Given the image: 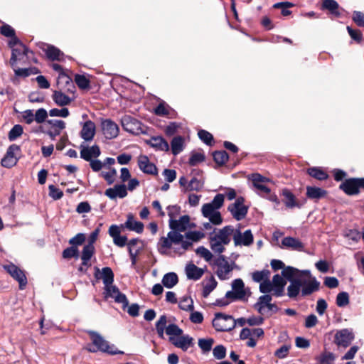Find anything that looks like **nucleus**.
I'll use <instances>...</instances> for the list:
<instances>
[{
    "label": "nucleus",
    "mask_w": 364,
    "mask_h": 364,
    "mask_svg": "<svg viewBox=\"0 0 364 364\" xmlns=\"http://www.w3.org/2000/svg\"><path fill=\"white\" fill-rule=\"evenodd\" d=\"M271 266L274 271L282 269V277L290 283L287 289V294L290 299H296L299 295L307 296L319 290L321 283L311 274L310 270L285 267L284 263L279 259H272Z\"/></svg>",
    "instance_id": "1"
},
{
    "label": "nucleus",
    "mask_w": 364,
    "mask_h": 364,
    "mask_svg": "<svg viewBox=\"0 0 364 364\" xmlns=\"http://www.w3.org/2000/svg\"><path fill=\"white\" fill-rule=\"evenodd\" d=\"M167 317L166 315H161L156 323V330L158 336L160 338H164V331L168 336V341L176 347L182 348V329L176 324H169L166 326Z\"/></svg>",
    "instance_id": "2"
},
{
    "label": "nucleus",
    "mask_w": 364,
    "mask_h": 364,
    "mask_svg": "<svg viewBox=\"0 0 364 364\" xmlns=\"http://www.w3.org/2000/svg\"><path fill=\"white\" fill-rule=\"evenodd\" d=\"M215 228L210 232L209 242L211 250L215 253L220 254L225 250L224 246L230 242V236L233 233V228L227 225L215 232Z\"/></svg>",
    "instance_id": "3"
},
{
    "label": "nucleus",
    "mask_w": 364,
    "mask_h": 364,
    "mask_svg": "<svg viewBox=\"0 0 364 364\" xmlns=\"http://www.w3.org/2000/svg\"><path fill=\"white\" fill-rule=\"evenodd\" d=\"M88 335L92 341V344H88L87 350L89 352L95 353L98 350L107 353L111 355H116L118 353L123 354L122 351L113 350V347L110 346L107 341L98 333L92 331H88Z\"/></svg>",
    "instance_id": "4"
},
{
    "label": "nucleus",
    "mask_w": 364,
    "mask_h": 364,
    "mask_svg": "<svg viewBox=\"0 0 364 364\" xmlns=\"http://www.w3.org/2000/svg\"><path fill=\"white\" fill-rule=\"evenodd\" d=\"M212 323L217 331H230L235 327L234 318L223 313H216Z\"/></svg>",
    "instance_id": "5"
},
{
    "label": "nucleus",
    "mask_w": 364,
    "mask_h": 364,
    "mask_svg": "<svg viewBox=\"0 0 364 364\" xmlns=\"http://www.w3.org/2000/svg\"><path fill=\"white\" fill-rule=\"evenodd\" d=\"M121 122L123 129L127 132L135 135L146 133V127L134 117L126 115L122 117Z\"/></svg>",
    "instance_id": "6"
},
{
    "label": "nucleus",
    "mask_w": 364,
    "mask_h": 364,
    "mask_svg": "<svg viewBox=\"0 0 364 364\" xmlns=\"http://www.w3.org/2000/svg\"><path fill=\"white\" fill-rule=\"evenodd\" d=\"M211 264L217 267L215 273L220 280H226L229 279V274L233 270V267L228 261L226 260L224 256H218L213 260Z\"/></svg>",
    "instance_id": "7"
},
{
    "label": "nucleus",
    "mask_w": 364,
    "mask_h": 364,
    "mask_svg": "<svg viewBox=\"0 0 364 364\" xmlns=\"http://www.w3.org/2000/svg\"><path fill=\"white\" fill-rule=\"evenodd\" d=\"M232 290L226 292V297L230 298V301L247 299V292L245 288V284L241 279H235L232 282Z\"/></svg>",
    "instance_id": "8"
},
{
    "label": "nucleus",
    "mask_w": 364,
    "mask_h": 364,
    "mask_svg": "<svg viewBox=\"0 0 364 364\" xmlns=\"http://www.w3.org/2000/svg\"><path fill=\"white\" fill-rule=\"evenodd\" d=\"M103 294L105 299L109 297L114 298L115 302L122 304L123 309H125L129 305L126 295L122 293L115 285L109 284L108 287H105Z\"/></svg>",
    "instance_id": "9"
},
{
    "label": "nucleus",
    "mask_w": 364,
    "mask_h": 364,
    "mask_svg": "<svg viewBox=\"0 0 364 364\" xmlns=\"http://www.w3.org/2000/svg\"><path fill=\"white\" fill-rule=\"evenodd\" d=\"M3 267L14 279L18 282L19 289L21 290L26 288L28 281L23 270L21 269L18 266L13 263L4 265Z\"/></svg>",
    "instance_id": "10"
},
{
    "label": "nucleus",
    "mask_w": 364,
    "mask_h": 364,
    "mask_svg": "<svg viewBox=\"0 0 364 364\" xmlns=\"http://www.w3.org/2000/svg\"><path fill=\"white\" fill-rule=\"evenodd\" d=\"M244 198L240 196L228 208V211L230 212L232 217L237 220H242L247 214L248 207L244 205Z\"/></svg>",
    "instance_id": "11"
},
{
    "label": "nucleus",
    "mask_w": 364,
    "mask_h": 364,
    "mask_svg": "<svg viewBox=\"0 0 364 364\" xmlns=\"http://www.w3.org/2000/svg\"><path fill=\"white\" fill-rule=\"evenodd\" d=\"M250 178L251 179L252 186L255 188L257 194L262 197H267V195L270 193V188L265 185V183L269 181L267 178L262 176L259 173H252Z\"/></svg>",
    "instance_id": "12"
},
{
    "label": "nucleus",
    "mask_w": 364,
    "mask_h": 364,
    "mask_svg": "<svg viewBox=\"0 0 364 364\" xmlns=\"http://www.w3.org/2000/svg\"><path fill=\"white\" fill-rule=\"evenodd\" d=\"M225 195L222 193L217 194L211 202L205 203L201 208L203 215L206 218L218 211L224 203Z\"/></svg>",
    "instance_id": "13"
},
{
    "label": "nucleus",
    "mask_w": 364,
    "mask_h": 364,
    "mask_svg": "<svg viewBox=\"0 0 364 364\" xmlns=\"http://www.w3.org/2000/svg\"><path fill=\"white\" fill-rule=\"evenodd\" d=\"M20 151L21 148L18 145L15 144L10 145L4 157L1 161V166L6 168H11L14 166L18 161V158L16 156V153Z\"/></svg>",
    "instance_id": "14"
},
{
    "label": "nucleus",
    "mask_w": 364,
    "mask_h": 364,
    "mask_svg": "<svg viewBox=\"0 0 364 364\" xmlns=\"http://www.w3.org/2000/svg\"><path fill=\"white\" fill-rule=\"evenodd\" d=\"M232 235L236 246H250L253 243L254 237L250 230L242 232L240 230L233 228Z\"/></svg>",
    "instance_id": "15"
},
{
    "label": "nucleus",
    "mask_w": 364,
    "mask_h": 364,
    "mask_svg": "<svg viewBox=\"0 0 364 364\" xmlns=\"http://www.w3.org/2000/svg\"><path fill=\"white\" fill-rule=\"evenodd\" d=\"M38 47L45 53L48 60L51 61L63 60L64 53L57 47L45 43H39Z\"/></svg>",
    "instance_id": "16"
},
{
    "label": "nucleus",
    "mask_w": 364,
    "mask_h": 364,
    "mask_svg": "<svg viewBox=\"0 0 364 364\" xmlns=\"http://www.w3.org/2000/svg\"><path fill=\"white\" fill-rule=\"evenodd\" d=\"M353 339V333L347 328H343L336 332L334 342L338 346L346 348L351 343Z\"/></svg>",
    "instance_id": "17"
},
{
    "label": "nucleus",
    "mask_w": 364,
    "mask_h": 364,
    "mask_svg": "<svg viewBox=\"0 0 364 364\" xmlns=\"http://www.w3.org/2000/svg\"><path fill=\"white\" fill-rule=\"evenodd\" d=\"M139 169L144 173L153 176L158 175V168L156 166L151 163L149 157L146 155H140L137 160Z\"/></svg>",
    "instance_id": "18"
},
{
    "label": "nucleus",
    "mask_w": 364,
    "mask_h": 364,
    "mask_svg": "<svg viewBox=\"0 0 364 364\" xmlns=\"http://www.w3.org/2000/svg\"><path fill=\"white\" fill-rule=\"evenodd\" d=\"M360 188L359 178L346 179L340 185V189L348 196L358 194Z\"/></svg>",
    "instance_id": "19"
},
{
    "label": "nucleus",
    "mask_w": 364,
    "mask_h": 364,
    "mask_svg": "<svg viewBox=\"0 0 364 364\" xmlns=\"http://www.w3.org/2000/svg\"><path fill=\"white\" fill-rule=\"evenodd\" d=\"M109 236L113 239V242L115 245L123 247L127 245V237L121 235L120 227L117 225L113 224L109 226L108 230Z\"/></svg>",
    "instance_id": "20"
},
{
    "label": "nucleus",
    "mask_w": 364,
    "mask_h": 364,
    "mask_svg": "<svg viewBox=\"0 0 364 364\" xmlns=\"http://www.w3.org/2000/svg\"><path fill=\"white\" fill-rule=\"evenodd\" d=\"M182 243V234L176 231H170L167 237H162L160 239L161 247L166 249L171 247L172 245Z\"/></svg>",
    "instance_id": "21"
},
{
    "label": "nucleus",
    "mask_w": 364,
    "mask_h": 364,
    "mask_svg": "<svg viewBox=\"0 0 364 364\" xmlns=\"http://www.w3.org/2000/svg\"><path fill=\"white\" fill-rule=\"evenodd\" d=\"M20 46L21 47V48H11V56L9 60V64L11 68H14L16 67V65H17V61L21 60V56L26 55L27 58H29V54H33V52L28 47H26L24 44Z\"/></svg>",
    "instance_id": "22"
},
{
    "label": "nucleus",
    "mask_w": 364,
    "mask_h": 364,
    "mask_svg": "<svg viewBox=\"0 0 364 364\" xmlns=\"http://www.w3.org/2000/svg\"><path fill=\"white\" fill-rule=\"evenodd\" d=\"M102 132L107 139H111L117 137L119 134L117 124L111 119H105L102 122Z\"/></svg>",
    "instance_id": "23"
},
{
    "label": "nucleus",
    "mask_w": 364,
    "mask_h": 364,
    "mask_svg": "<svg viewBox=\"0 0 364 364\" xmlns=\"http://www.w3.org/2000/svg\"><path fill=\"white\" fill-rule=\"evenodd\" d=\"M52 98L56 105L63 107L69 105L76 98V96L70 97L63 92V90L58 89L53 91Z\"/></svg>",
    "instance_id": "24"
},
{
    "label": "nucleus",
    "mask_w": 364,
    "mask_h": 364,
    "mask_svg": "<svg viewBox=\"0 0 364 364\" xmlns=\"http://www.w3.org/2000/svg\"><path fill=\"white\" fill-rule=\"evenodd\" d=\"M95 277L96 279H102L105 287H108L109 284H112L114 282V273L110 267H103L102 269V275L100 276V269L97 267H95Z\"/></svg>",
    "instance_id": "25"
},
{
    "label": "nucleus",
    "mask_w": 364,
    "mask_h": 364,
    "mask_svg": "<svg viewBox=\"0 0 364 364\" xmlns=\"http://www.w3.org/2000/svg\"><path fill=\"white\" fill-rule=\"evenodd\" d=\"M283 277L282 275L275 274L273 276L272 281L271 282L274 289L272 294L277 297L282 296L284 294V287L287 282Z\"/></svg>",
    "instance_id": "26"
},
{
    "label": "nucleus",
    "mask_w": 364,
    "mask_h": 364,
    "mask_svg": "<svg viewBox=\"0 0 364 364\" xmlns=\"http://www.w3.org/2000/svg\"><path fill=\"white\" fill-rule=\"evenodd\" d=\"M205 237L201 231H187L183 235V250H187L193 242H196Z\"/></svg>",
    "instance_id": "27"
},
{
    "label": "nucleus",
    "mask_w": 364,
    "mask_h": 364,
    "mask_svg": "<svg viewBox=\"0 0 364 364\" xmlns=\"http://www.w3.org/2000/svg\"><path fill=\"white\" fill-rule=\"evenodd\" d=\"M101 154V151L97 145L82 147L80 150V157L86 161H90L92 158L97 159Z\"/></svg>",
    "instance_id": "28"
},
{
    "label": "nucleus",
    "mask_w": 364,
    "mask_h": 364,
    "mask_svg": "<svg viewBox=\"0 0 364 364\" xmlns=\"http://www.w3.org/2000/svg\"><path fill=\"white\" fill-rule=\"evenodd\" d=\"M124 226L129 230L134 231L139 234L143 232L144 227L143 223L134 220V215L132 213L127 214Z\"/></svg>",
    "instance_id": "29"
},
{
    "label": "nucleus",
    "mask_w": 364,
    "mask_h": 364,
    "mask_svg": "<svg viewBox=\"0 0 364 364\" xmlns=\"http://www.w3.org/2000/svg\"><path fill=\"white\" fill-rule=\"evenodd\" d=\"M95 134V124L91 120L86 121L80 132V136L85 141H91Z\"/></svg>",
    "instance_id": "30"
},
{
    "label": "nucleus",
    "mask_w": 364,
    "mask_h": 364,
    "mask_svg": "<svg viewBox=\"0 0 364 364\" xmlns=\"http://www.w3.org/2000/svg\"><path fill=\"white\" fill-rule=\"evenodd\" d=\"M218 282L215 280L214 276L210 275V277H206L202 282V296L204 298H207L210 294L216 288Z\"/></svg>",
    "instance_id": "31"
},
{
    "label": "nucleus",
    "mask_w": 364,
    "mask_h": 364,
    "mask_svg": "<svg viewBox=\"0 0 364 364\" xmlns=\"http://www.w3.org/2000/svg\"><path fill=\"white\" fill-rule=\"evenodd\" d=\"M186 274L189 279L198 280L204 274V269L197 267L194 264H188L185 268Z\"/></svg>",
    "instance_id": "32"
},
{
    "label": "nucleus",
    "mask_w": 364,
    "mask_h": 364,
    "mask_svg": "<svg viewBox=\"0 0 364 364\" xmlns=\"http://www.w3.org/2000/svg\"><path fill=\"white\" fill-rule=\"evenodd\" d=\"M282 196H284V203L287 208L292 209L301 207L296 201L295 196L289 189L284 188L282 190Z\"/></svg>",
    "instance_id": "33"
},
{
    "label": "nucleus",
    "mask_w": 364,
    "mask_h": 364,
    "mask_svg": "<svg viewBox=\"0 0 364 364\" xmlns=\"http://www.w3.org/2000/svg\"><path fill=\"white\" fill-rule=\"evenodd\" d=\"M146 143L151 147L161 151H167L169 150L168 142L162 136H152Z\"/></svg>",
    "instance_id": "34"
},
{
    "label": "nucleus",
    "mask_w": 364,
    "mask_h": 364,
    "mask_svg": "<svg viewBox=\"0 0 364 364\" xmlns=\"http://www.w3.org/2000/svg\"><path fill=\"white\" fill-rule=\"evenodd\" d=\"M282 245L294 250L301 251L304 249L303 243L295 237H285L282 240Z\"/></svg>",
    "instance_id": "35"
},
{
    "label": "nucleus",
    "mask_w": 364,
    "mask_h": 364,
    "mask_svg": "<svg viewBox=\"0 0 364 364\" xmlns=\"http://www.w3.org/2000/svg\"><path fill=\"white\" fill-rule=\"evenodd\" d=\"M95 252V248L94 245H85L82 249V255H81V259H82V264L86 265L87 267H89L91 266V263L90 262V259L94 255Z\"/></svg>",
    "instance_id": "36"
},
{
    "label": "nucleus",
    "mask_w": 364,
    "mask_h": 364,
    "mask_svg": "<svg viewBox=\"0 0 364 364\" xmlns=\"http://www.w3.org/2000/svg\"><path fill=\"white\" fill-rule=\"evenodd\" d=\"M326 191L316 186L306 187V196L310 199H320L326 196Z\"/></svg>",
    "instance_id": "37"
},
{
    "label": "nucleus",
    "mask_w": 364,
    "mask_h": 364,
    "mask_svg": "<svg viewBox=\"0 0 364 364\" xmlns=\"http://www.w3.org/2000/svg\"><path fill=\"white\" fill-rule=\"evenodd\" d=\"M272 299V296L269 294L260 296L257 303L255 304V309H257L260 314H263L265 308L271 303Z\"/></svg>",
    "instance_id": "38"
},
{
    "label": "nucleus",
    "mask_w": 364,
    "mask_h": 364,
    "mask_svg": "<svg viewBox=\"0 0 364 364\" xmlns=\"http://www.w3.org/2000/svg\"><path fill=\"white\" fill-rule=\"evenodd\" d=\"M203 187V182L196 177H193L188 183H186L183 178V189L188 191H200Z\"/></svg>",
    "instance_id": "39"
},
{
    "label": "nucleus",
    "mask_w": 364,
    "mask_h": 364,
    "mask_svg": "<svg viewBox=\"0 0 364 364\" xmlns=\"http://www.w3.org/2000/svg\"><path fill=\"white\" fill-rule=\"evenodd\" d=\"M163 285L166 288H172L178 282V275L174 272L165 274L161 281Z\"/></svg>",
    "instance_id": "40"
},
{
    "label": "nucleus",
    "mask_w": 364,
    "mask_h": 364,
    "mask_svg": "<svg viewBox=\"0 0 364 364\" xmlns=\"http://www.w3.org/2000/svg\"><path fill=\"white\" fill-rule=\"evenodd\" d=\"M322 9H326L330 11V13L336 16H340V12L338 11L339 5L335 0H323L321 5Z\"/></svg>",
    "instance_id": "41"
},
{
    "label": "nucleus",
    "mask_w": 364,
    "mask_h": 364,
    "mask_svg": "<svg viewBox=\"0 0 364 364\" xmlns=\"http://www.w3.org/2000/svg\"><path fill=\"white\" fill-rule=\"evenodd\" d=\"M271 272L267 269L261 271H255L252 273V279L255 282L261 283L269 278Z\"/></svg>",
    "instance_id": "42"
},
{
    "label": "nucleus",
    "mask_w": 364,
    "mask_h": 364,
    "mask_svg": "<svg viewBox=\"0 0 364 364\" xmlns=\"http://www.w3.org/2000/svg\"><path fill=\"white\" fill-rule=\"evenodd\" d=\"M307 173L313 178L319 181H323L328 178V174L318 167H311L308 168Z\"/></svg>",
    "instance_id": "43"
},
{
    "label": "nucleus",
    "mask_w": 364,
    "mask_h": 364,
    "mask_svg": "<svg viewBox=\"0 0 364 364\" xmlns=\"http://www.w3.org/2000/svg\"><path fill=\"white\" fill-rule=\"evenodd\" d=\"M75 82L81 90H89L90 88V81L84 75L76 74L75 75Z\"/></svg>",
    "instance_id": "44"
},
{
    "label": "nucleus",
    "mask_w": 364,
    "mask_h": 364,
    "mask_svg": "<svg viewBox=\"0 0 364 364\" xmlns=\"http://www.w3.org/2000/svg\"><path fill=\"white\" fill-rule=\"evenodd\" d=\"M213 159L218 165L225 164L228 160V154L225 151H216L213 154Z\"/></svg>",
    "instance_id": "45"
},
{
    "label": "nucleus",
    "mask_w": 364,
    "mask_h": 364,
    "mask_svg": "<svg viewBox=\"0 0 364 364\" xmlns=\"http://www.w3.org/2000/svg\"><path fill=\"white\" fill-rule=\"evenodd\" d=\"M214 340L213 338H200L198 340V346L200 348L203 353H208L211 350Z\"/></svg>",
    "instance_id": "46"
},
{
    "label": "nucleus",
    "mask_w": 364,
    "mask_h": 364,
    "mask_svg": "<svg viewBox=\"0 0 364 364\" xmlns=\"http://www.w3.org/2000/svg\"><path fill=\"white\" fill-rule=\"evenodd\" d=\"M171 146L172 154H178L182 151V136L174 137L171 142Z\"/></svg>",
    "instance_id": "47"
},
{
    "label": "nucleus",
    "mask_w": 364,
    "mask_h": 364,
    "mask_svg": "<svg viewBox=\"0 0 364 364\" xmlns=\"http://www.w3.org/2000/svg\"><path fill=\"white\" fill-rule=\"evenodd\" d=\"M23 132V127L20 124L14 125L8 134L9 139L12 141L21 136Z\"/></svg>",
    "instance_id": "48"
},
{
    "label": "nucleus",
    "mask_w": 364,
    "mask_h": 364,
    "mask_svg": "<svg viewBox=\"0 0 364 364\" xmlns=\"http://www.w3.org/2000/svg\"><path fill=\"white\" fill-rule=\"evenodd\" d=\"M199 139L206 145H212L213 142V136L212 134L206 130L200 129L198 132Z\"/></svg>",
    "instance_id": "49"
},
{
    "label": "nucleus",
    "mask_w": 364,
    "mask_h": 364,
    "mask_svg": "<svg viewBox=\"0 0 364 364\" xmlns=\"http://www.w3.org/2000/svg\"><path fill=\"white\" fill-rule=\"evenodd\" d=\"M62 256L64 259H67L73 257L77 258L79 256V250L77 247L70 246L63 251Z\"/></svg>",
    "instance_id": "50"
},
{
    "label": "nucleus",
    "mask_w": 364,
    "mask_h": 364,
    "mask_svg": "<svg viewBox=\"0 0 364 364\" xmlns=\"http://www.w3.org/2000/svg\"><path fill=\"white\" fill-rule=\"evenodd\" d=\"M335 358L333 353L325 351L318 356V360L321 364H333Z\"/></svg>",
    "instance_id": "51"
},
{
    "label": "nucleus",
    "mask_w": 364,
    "mask_h": 364,
    "mask_svg": "<svg viewBox=\"0 0 364 364\" xmlns=\"http://www.w3.org/2000/svg\"><path fill=\"white\" fill-rule=\"evenodd\" d=\"M196 252L197 255H198L201 257L204 258V259L206 262H208L210 264L212 263L211 261H212V259H213V254L211 253V252L209 250H208L205 247H203V246L198 247L196 249Z\"/></svg>",
    "instance_id": "52"
},
{
    "label": "nucleus",
    "mask_w": 364,
    "mask_h": 364,
    "mask_svg": "<svg viewBox=\"0 0 364 364\" xmlns=\"http://www.w3.org/2000/svg\"><path fill=\"white\" fill-rule=\"evenodd\" d=\"M349 304V294L346 291H341L336 296V305L338 307H344Z\"/></svg>",
    "instance_id": "53"
},
{
    "label": "nucleus",
    "mask_w": 364,
    "mask_h": 364,
    "mask_svg": "<svg viewBox=\"0 0 364 364\" xmlns=\"http://www.w3.org/2000/svg\"><path fill=\"white\" fill-rule=\"evenodd\" d=\"M167 210L169 220L178 219L179 217H181V207L179 205H168L167 207Z\"/></svg>",
    "instance_id": "54"
},
{
    "label": "nucleus",
    "mask_w": 364,
    "mask_h": 364,
    "mask_svg": "<svg viewBox=\"0 0 364 364\" xmlns=\"http://www.w3.org/2000/svg\"><path fill=\"white\" fill-rule=\"evenodd\" d=\"M213 354L215 358L222 360L225 358L226 348L223 345H218L213 348Z\"/></svg>",
    "instance_id": "55"
},
{
    "label": "nucleus",
    "mask_w": 364,
    "mask_h": 364,
    "mask_svg": "<svg viewBox=\"0 0 364 364\" xmlns=\"http://www.w3.org/2000/svg\"><path fill=\"white\" fill-rule=\"evenodd\" d=\"M293 4L288 1L278 2L274 5V8L282 9V14L285 16L291 14V11L288 10L287 9L291 8Z\"/></svg>",
    "instance_id": "56"
},
{
    "label": "nucleus",
    "mask_w": 364,
    "mask_h": 364,
    "mask_svg": "<svg viewBox=\"0 0 364 364\" xmlns=\"http://www.w3.org/2000/svg\"><path fill=\"white\" fill-rule=\"evenodd\" d=\"M169 228L171 231L182 232V216L178 219L169 220Z\"/></svg>",
    "instance_id": "57"
},
{
    "label": "nucleus",
    "mask_w": 364,
    "mask_h": 364,
    "mask_svg": "<svg viewBox=\"0 0 364 364\" xmlns=\"http://www.w3.org/2000/svg\"><path fill=\"white\" fill-rule=\"evenodd\" d=\"M205 160V156L203 154L200 152H193L190 159L189 164L191 166H196L198 164L203 162Z\"/></svg>",
    "instance_id": "58"
},
{
    "label": "nucleus",
    "mask_w": 364,
    "mask_h": 364,
    "mask_svg": "<svg viewBox=\"0 0 364 364\" xmlns=\"http://www.w3.org/2000/svg\"><path fill=\"white\" fill-rule=\"evenodd\" d=\"M347 31L349 36L353 40H354L358 43H360L362 41L363 34L360 30L353 29L351 27L347 26Z\"/></svg>",
    "instance_id": "59"
},
{
    "label": "nucleus",
    "mask_w": 364,
    "mask_h": 364,
    "mask_svg": "<svg viewBox=\"0 0 364 364\" xmlns=\"http://www.w3.org/2000/svg\"><path fill=\"white\" fill-rule=\"evenodd\" d=\"M70 81V80H72V79L66 74L63 73H61L59 76H58V78L57 80V87L58 89H62L63 90L65 88V87H68V82L67 81Z\"/></svg>",
    "instance_id": "60"
},
{
    "label": "nucleus",
    "mask_w": 364,
    "mask_h": 364,
    "mask_svg": "<svg viewBox=\"0 0 364 364\" xmlns=\"http://www.w3.org/2000/svg\"><path fill=\"white\" fill-rule=\"evenodd\" d=\"M0 34L10 38L16 34L15 30L9 24L4 23L0 26Z\"/></svg>",
    "instance_id": "61"
},
{
    "label": "nucleus",
    "mask_w": 364,
    "mask_h": 364,
    "mask_svg": "<svg viewBox=\"0 0 364 364\" xmlns=\"http://www.w3.org/2000/svg\"><path fill=\"white\" fill-rule=\"evenodd\" d=\"M49 196L54 200H59L63 198V192L54 185H49Z\"/></svg>",
    "instance_id": "62"
},
{
    "label": "nucleus",
    "mask_w": 364,
    "mask_h": 364,
    "mask_svg": "<svg viewBox=\"0 0 364 364\" xmlns=\"http://www.w3.org/2000/svg\"><path fill=\"white\" fill-rule=\"evenodd\" d=\"M47 117H48V112L43 108L38 109L36 112V114H34L35 121L39 124L44 122Z\"/></svg>",
    "instance_id": "63"
},
{
    "label": "nucleus",
    "mask_w": 364,
    "mask_h": 364,
    "mask_svg": "<svg viewBox=\"0 0 364 364\" xmlns=\"http://www.w3.org/2000/svg\"><path fill=\"white\" fill-rule=\"evenodd\" d=\"M352 19L357 26L364 27V14L363 12L354 11Z\"/></svg>",
    "instance_id": "64"
}]
</instances>
